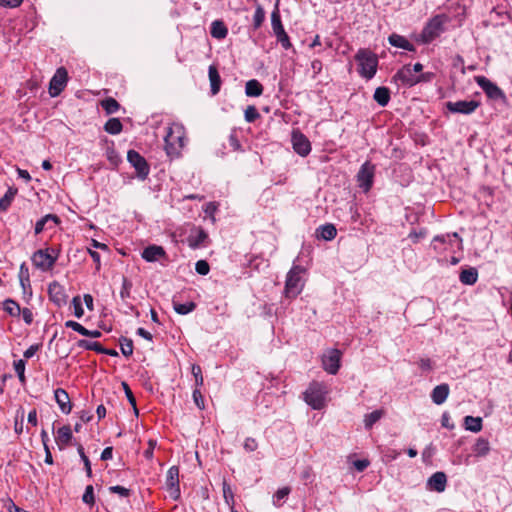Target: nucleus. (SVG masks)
<instances>
[{"mask_svg": "<svg viewBox=\"0 0 512 512\" xmlns=\"http://www.w3.org/2000/svg\"><path fill=\"white\" fill-rule=\"evenodd\" d=\"M54 398H55V401L58 404L60 410L64 414H69L71 412L72 405L70 402V397L64 389L57 388L54 391Z\"/></svg>", "mask_w": 512, "mask_h": 512, "instance_id": "obj_19", "label": "nucleus"}, {"mask_svg": "<svg viewBox=\"0 0 512 512\" xmlns=\"http://www.w3.org/2000/svg\"><path fill=\"white\" fill-rule=\"evenodd\" d=\"M465 428L472 432H479L482 429V419L480 417L466 416L464 418Z\"/></svg>", "mask_w": 512, "mask_h": 512, "instance_id": "obj_32", "label": "nucleus"}, {"mask_svg": "<svg viewBox=\"0 0 512 512\" xmlns=\"http://www.w3.org/2000/svg\"><path fill=\"white\" fill-rule=\"evenodd\" d=\"M244 117L247 122L252 123L260 117V114L254 106H248L245 109Z\"/></svg>", "mask_w": 512, "mask_h": 512, "instance_id": "obj_47", "label": "nucleus"}, {"mask_svg": "<svg viewBox=\"0 0 512 512\" xmlns=\"http://www.w3.org/2000/svg\"><path fill=\"white\" fill-rule=\"evenodd\" d=\"M173 308L176 313L180 315H186L195 310L196 304L193 301L187 303H178L173 301Z\"/></svg>", "mask_w": 512, "mask_h": 512, "instance_id": "obj_35", "label": "nucleus"}, {"mask_svg": "<svg viewBox=\"0 0 512 512\" xmlns=\"http://www.w3.org/2000/svg\"><path fill=\"white\" fill-rule=\"evenodd\" d=\"M17 192H18L17 188H14V187H10L7 190V192L4 194V196L0 199V211H6L10 207Z\"/></svg>", "mask_w": 512, "mask_h": 512, "instance_id": "obj_31", "label": "nucleus"}, {"mask_svg": "<svg viewBox=\"0 0 512 512\" xmlns=\"http://www.w3.org/2000/svg\"><path fill=\"white\" fill-rule=\"evenodd\" d=\"M418 365L422 371H430L433 369L432 361L429 358H421Z\"/></svg>", "mask_w": 512, "mask_h": 512, "instance_id": "obj_61", "label": "nucleus"}, {"mask_svg": "<svg viewBox=\"0 0 512 512\" xmlns=\"http://www.w3.org/2000/svg\"><path fill=\"white\" fill-rule=\"evenodd\" d=\"M68 80V73L64 67L56 70V73L50 80L49 93L52 97L58 96L65 88Z\"/></svg>", "mask_w": 512, "mask_h": 512, "instance_id": "obj_9", "label": "nucleus"}, {"mask_svg": "<svg viewBox=\"0 0 512 512\" xmlns=\"http://www.w3.org/2000/svg\"><path fill=\"white\" fill-rule=\"evenodd\" d=\"M449 392H450V389H449L448 384L443 383V384L437 385L432 390V393H431V399H432L433 403H435L436 405L443 404L446 401V399L449 395Z\"/></svg>", "mask_w": 512, "mask_h": 512, "instance_id": "obj_20", "label": "nucleus"}, {"mask_svg": "<svg viewBox=\"0 0 512 512\" xmlns=\"http://www.w3.org/2000/svg\"><path fill=\"white\" fill-rule=\"evenodd\" d=\"M210 33L216 39H223L227 36L228 30L222 21L215 20L211 24Z\"/></svg>", "mask_w": 512, "mask_h": 512, "instance_id": "obj_27", "label": "nucleus"}, {"mask_svg": "<svg viewBox=\"0 0 512 512\" xmlns=\"http://www.w3.org/2000/svg\"><path fill=\"white\" fill-rule=\"evenodd\" d=\"M184 135V127L181 124L173 123L167 128V133L164 137L165 151L171 159L179 157L184 146Z\"/></svg>", "mask_w": 512, "mask_h": 512, "instance_id": "obj_1", "label": "nucleus"}, {"mask_svg": "<svg viewBox=\"0 0 512 512\" xmlns=\"http://www.w3.org/2000/svg\"><path fill=\"white\" fill-rule=\"evenodd\" d=\"M72 304L74 307V315L77 318H81L84 315V309L82 307L80 297L79 296L74 297L72 300Z\"/></svg>", "mask_w": 512, "mask_h": 512, "instance_id": "obj_54", "label": "nucleus"}, {"mask_svg": "<svg viewBox=\"0 0 512 512\" xmlns=\"http://www.w3.org/2000/svg\"><path fill=\"white\" fill-rule=\"evenodd\" d=\"M122 387L124 389L125 395L129 401V403L133 406L135 413L138 414V410L136 407V399H135L129 385L126 382H122Z\"/></svg>", "mask_w": 512, "mask_h": 512, "instance_id": "obj_48", "label": "nucleus"}, {"mask_svg": "<svg viewBox=\"0 0 512 512\" xmlns=\"http://www.w3.org/2000/svg\"><path fill=\"white\" fill-rule=\"evenodd\" d=\"M166 488L173 500L180 498L179 468L177 466H172L168 469L166 474Z\"/></svg>", "mask_w": 512, "mask_h": 512, "instance_id": "obj_10", "label": "nucleus"}, {"mask_svg": "<svg viewBox=\"0 0 512 512\" xmlns=\"http://www.w3.org/2000/svg\"><path fill=\"white\" fill-rule=\"evenodd\" d=\"M78 347L86 349V350H92L97 353H100L103 351V346L99 342H91L88 340H79L77 342Z\"/></svg>", "mask_w": 512, "mask_h": 512, "instance_id": "obj_40", "label": "nucleus"}, {"mask_svg": "<svg viewBox=\"0 0 512 512\" xmlns=\"http://www.w3.org/2000/svg\"><path fill=\"white\" fill-rule=\"evenodd\" d=\"M446 17L444 15H437L433 17L424 27L422 31L423 41L429 43L444 32V24Z\"/></svg>", "mask_w": 512, "mask_h": 512, "instance_id": "obj_5", "label": "nucleus"}, {"mask_svg": "<svg viewBox=\"0 0 512 512\" xmlns=\"http://www.w3.org/2000/svg\"><path fill=\"white\" fill-rule=\"evenodd\" d=\"M474 452L477 456H485L490 451V445L488 440L479 438L474 445Z\"/></svg>", "mask_w": 512, "mask_h": 512, "instance_id": "obj_37", "label": "nucleus"}, {"mask_svg": "<svg viewBox=\"0 0 512 512\" xmlns=\"http://www.w3.org/2000/svg\"><path fill=\"white\" fill-rule=\"evenodd\" d=\"M356 61L359 63V73L367 78L371 79L377 70L378 59L372 52L361 49L355 55Z\"/></svg>", "mask_w": 512, "mask_h": 512, "instance_id": "obj_4", "label": "nucleus"}, {"mask_svg": "<svg viewBox=\"0 0 512 512\" xmlns=\"http://www.w3.org/2000/svg\"><path fill=\"white\" fill-rule=\"evenodd\" d=\"M341 352L338 349H330L322 356V365L326 372L335 375L340 368Z\"/></svg>", "mask_w": 512, "mask_h": 512, "instance_id": "obj_11", "label": "nucleus"}, {"mask_svg": "<svg viewBox=\"0 0 512 512\" xmlns=\"http://www.w3.org/2000/svg\"><path fill=\"white\" fill-rule=\"evenodd\" d=\"M142 258L147 262H155L166 257V252L162 246L150 245L142 251Z\"/></svg>", "mask_w": 512, "mask_h": 512, "instance_id": "obj_18", "label": "nucleus"}, {"mask_svg": "<svg viewBox=\"0 0 512 512\" xmlns=\"http://www.w3.org/2000/svg\"><path fill=\"white\" fill-rule=\"evenodd\" d=\"M3 309L5 312H7L10 316L13 317H19L21 313V308L17 302H15L13 299H6L3 302Z\"/></svg>", "mask_w": 512, "mask_h": 512, "instance_id": "obj_34", "label": "nucleus"}, {"mask_svg": "<svg viewBox=\"0 0 512 512\" xmlns=\"http://www.w3.org/2000/svg\"><path fill=\"white\" fill-rule=\"evenodd\" d=\"M353 465L357 471L362 472L369 466V461L366 459L356 460Z\"/></svg>", "mask_w": 512, "mask_h": 512, "instance_id": "obj_64", "label": "nucleus"}, {"mask_svg": "<svg viewBox=\"0 0 512 512\" xmlns=\"http://www.w3.org/2000/svg\"><path fill=\"white\" fill-rule=\"evenodd\" d=\"M57 260V255L49 252V249L38 250L32 256L33 264L42 271L50 270Z\"/></svg>", "mask_w": 512, "mask_h": 512, "instance_id": "obj_7", "label": "nucleus"}, {"mask_svg": "<svg viewBox=\"0 0 512 512\" xmlns=\"http://www.w3.org/2000/svg\"><path fill=\"white\" fill-rule=\"evenodd\" d=\"M195 270L200 275H207L210 271V267L207 261L199 260L195 264Z\"/></svg>", "mask_w": 512, "mask_h": 512, "instance_id": "obj_52", "label": "nucleus"}, {"mask_svg": "<svg viewBox=\"0 0 512 512\" xmlns=\"http://www.w3.org/2000/svg\"><path fill=\"white\" fill-rule=\"evenodd\" d=\"M447 484V477L444 472H435L427 480V488L431 491L441 493L445 490Z\"/></svg>", "mask_w": 512, "mask_h": 512, "instance_id": "obj_17", "label": "nucleus"}, {"mask_svg": "<svg viewBox=\"0 0 512 512\" xmlns=\"http://www.w3.org/2000/svg\"><path fill=\"white\" fill-rule=\"evenodd\" d=\"M243 447L247 452H253L257 449L258 443L254 438L248 437L245 439Z\"/></svg>", "mask_w": 512, "mask_h": 512, "instance_id": "obj_59", "label": "nucleus"}, {"mask_svg": "<svg viewBox=\"0 0 512 512\" xmlns=\"http://www.w3.org/2000/svg\"><path fill=\"white\" fill-rule=\"evenodd\" d=\"M374 100L380 106H386L390 100V91L386 87H378L374 92Z\"/></svg>", "mask_w": 512, "mask_h": 512, "instance_id": "obj_28", "label": "nucleus"}, {"mask_svg": "<svg viewBox=\"0 0 512 512\" xmlns=\"http://www.w3.org/2000/svg\"><path fill=\"white\" fill-rule=\"evenodd\" d=\"M65 326L68 327V328H71L73 329L74 331L78 332L79 334L83 335L85 334V331H86V328L84 326H82L80 323L76 322V321H73V320H68L65 322Z\"/></svg>", "mask_w": 512, "mask_h": 512, "instance_id": "obj_56", "label": "nucleus"}, {"mask_svg": "<svg viewBox=\"0 0 512 512\" xmlns=\"http://www.w3.org/2000/svg\"><path fill=\"white\" fill-rule=\"evenodd\" d=\"M223 497H224L226 504L230 508H233L234 494H233L231 486L225 480L223 481Z\"/></svg>", "mask_w": 512, "mask_h": 512, "instance_id": "obj_42", "label": "nucleus"}, {"mask_svg": "<svg viewBox=\"0 0 512 512\" xmlns=\"http://www.w3.org/2000/svg\"><path fill=\"white\" fill-rule=\"evenodd\" d=\"M374 173L375 166L367 161L361 166L357 174L358 185L365 192L369 191L373 185Z\"/></svg>", "mask_w": 512, "mask_h": 512, "instance_id": "obj_8", "label": "nucleus"}, {"mask_svg": "<svg viewBox=\"0 0 512 512\" xmlns=\"http://www.w3.org/2000/svg\"><path fill=\"white\" fill-rule=\"evenodd\" d=\"M245 93L249 97H258L263 93V86L256 79L249 80L245 85Z\"/></svg>", "mask_w": 512, "mask_h": 512, "instance_id": "obj_24", "label": "nucleus"}, {"mask_svg": "<svg viewBox=\"0 0 512 512\" xmlns=\"http://www.w3.org/2000/svg\"><path fill=\"white\" fill-rule=\"evenodd\" d=\"M455 238V239H458V234L457 233H453L452 235L451 234H447V235H438L436 237H434L433 239V243H434V249H437V246H436V243H445L447 240L451 241V238Z\"/></svg>", "mask_w": 512, "mask_h": 512, "instance_id": "obj_57", "label": "nucleus"}, {"mask_svg": "<svg viewBox=\"0 0 512 512\" xmlns=\"http://www.w3.org/2000/svg\"><path fill=\"white\" fill-rule=\"evenodd\" d=\"M27 279H30L29 277V269L26 266L25 263L21 264L20 270H19V281H27Z\"/></svg>", "mask_w": 512, "mask_h": 512, "instance_id": "obj_63", "label": "nucleus"}, {"mask_svg": "<svg viewBox=\"0 0 512 512\" xmlns=\"http://www.w3.org/2000/svg\"><path fill=\"white\" fill-rule=\"evenodd\" d=\"M121 352L125 357H129L133 353V341L129 338L122 337L119 340Z\"/></svg>", "mask_w": 512, "mask_h": 512, "instance_id": "obj_41", "label": "nucleus"}, {"mask_svg": "<svg viewBox=\"0 0 512 512\" xmlns=\"http://www.w3.org/2000/svg\"><path fill=\"white\" fill-rule=\"evenodd\" d=\"M192 374H193V376L195 378V384H196L197 388L202 386L203 382H204V379H203V376H202L201 367L199 365L194 364L192 366Z\"/></svg>", "mask_w": 512, "mask_h": 512, "instance_id": "obj_50", "label": "nucleus"}, {"mask_svg": "<svg viewBox=\"0 0 512 512\" xmlns=\"http://www.w3.org/2000/svg\"><path fill=\"white\" fill-rule=\"evenodd\" d=\"M193 400H194V403L196 404V406L198 408L204 409V407H205L204 399H203V396H202L201 391L199 390V388H196L193 391Z\"/></svg>", "mask_w": 512, "mask_h": 512, "instance_id": "obj_58", "label": "nucleus"}, {"mask_svg": "<svg viewBox=\"0 0 512 512\" xmlns=\"http://www.w3.org/2000/svg\"><path fill=\"white\" fill-rule=\"evenodd\" d=\"M475 81L490 99L499 100L504 98L502 90L486 77L476 76Z\"/></svg>", "mask_w": 512, "mask_h": 512, "instance_id": "obj_13", "label": "nucleus"}, {"mask_svg": "<svg viewBox=\"0 0 512 512\" xmlns=\"http://www.w3.org/2000/svg\"><path fill=\"white\" fill-rule=\"evenodd\" d=\"M389 43L392 46L399 47L408 51L414 50L413 44H411L405 37L397 34H392L389 36Z\"/></svg>", "mask_w": 512, "mask_h": 512, "instance_id": "obj_25", "label": "nucleus"}, {"mask_svg": "<svg viewBox=\"0 0 512 512\" xmlns=\"http://www.w3.org/2000/svg\"><path fill=\"white\" fill-rule=\"evenodd\" d=\"M77 451H78V454H79V456H80V458L82 460V463L84 464L87 476L91 477L92 476L91 463H90L89 458L86 456V454L84 452L83 446L79 445L78 448H77Z\"/></svg>", "mask_w": 512, "mask_h": 512, "instance_id": "obj_43", "label": "nucleus"}, {"mask_svg": "<svg viewBox=\"0 0 512 512\" xmlns=\"http://www.w3.org/2000/svg\"><path fill=\"white\" fill-rule=\"evenodd\" d=\"M122 128V123L118 118H110L104 125V130L112 135L119 134Z\"/></svg>", "mask_w": 512, "mask_h": 512, "instance_id": "obj_33", "label": "nucleus"}, {"mask_svg": "<svg viewBox=\"0 0 512 512\" xmlns=\"http://www.w3.org/2000/svg\"><path fill=\"white\" fill-rule=\"evenodd\" d=\"M304 272L305 269L303 267L300 265H294L287 273L284 291L287 298H295L302 292L304 287V280L302 279L301 275Z\"/></svg>", "mask_w": 512, "mask_h": 512, "instance_id": "obj_2", "label": "nucleus"}, {"mask_svg": "<svg viewBox=\"0 0 512 512\" xmlns=\"http://www.w3.org/2000/svg\"><path fill=\"white\" fill-rule=\"evenodd\" d=\"M127 160L135 168L139 179L144 180L147 178L150 172V167L143 156L135 150H129L127 153Z\"/></svg>", "mask_w": 512, "mask_h": 512, "instance_id": "obj_6", "label": "nucleus"}, {"mask_svg": "<svg viewBox=\"0 0 512 512\" xmlns=\"http://www.w3.org/2000/svg\"><path fill=\"white\" fill-rule=\"evenodd\" d=\"M23 420H24V411L19 410L17 412V416L15 419L14 429L17 434H21L23 432Z\"/></svg>", "mask_w": 512, "mask_h": 512, "instance_id": "obj_55", "label": "nucleus"}, {"mask_svg": "<svg viewBox=\"0 0 512 512\" xmlns=\"http://www.w3.org/2000/svg\"><path fill=\"white\" fill-rule=\"evenodd\" d=\"M111 493L119 494L122 497H128L130 495V490L123 486H111L109 488Z\"/></svg>", "mask_w": 512, "mask_h": 512, "instance_id": "obj_60", "label": "nucleus"}, {"mask_svg": "<svg viewBox=\"0 0 512 512\" xmlns=\"http://www.w3.org/2000/svg\"><path fill=\"white\" fill-rule=\"evenodd\" d=\"M82 500L84 503L88 505H93L95 503L94 489L92 485L86 486L85 492L82 496Z\"/></svg>", "mask_w": 512, "mask_h": 512, "instance_id": "obj_46", "label": "nucleus"}, {"mask_svg": "<svg viewBox=\"0 0 512 512\" xmlns=\"http://www.w3.org/2000/svg\"><path fill=\"white\" fill-rule=\"evenodd\" d=\"M327 394L326 386L320 382H312L304 392L305 402L315 410H320L325 405Z\"/></svg>", "mask_w": 512, "mask_h": 512, "instance_id": "obj_3", "label": "nucleus"}, {"mask_svg": "<svg viewBox=\"0 0 512 512\" xmlns=\"http://www.w3.org/2000/svg\"><path fill=\"white\" fill-rule=\"evenodd\" d=\"M209 80L211 86L212 95H216L220 91L221 86V78L215 66L211 65L209 67Z\"/></svg>", "mask_w": 512, "mask_h": 512, "instance_id": "obj_22", "label": "nucleus"}, {"mask_svg": "<svg viewBox=\"0 0 512 512\" xmlns=\"http://www.w3.org/2000/svg\"><path fill=\"white\" fill-rule=\"evenodd\" d=\"M14 369L17 373V376L19 378V381L21 384H25L26 378H25V362L24 360H18L14 362Z\"/></svg>", "mask_w": 512, "mask_h": 512, "instance_id": "obj_44", "label": "nucleus"}, {"mask_svg": "<svg viewBox=\"0 0 512 512\" xmlns=\"http://www.w3.org/2000/svg\"><path fill=\"white\" fill-rule=\"evenodd\" d=\"M72 439V432L69 426H62L57 431L56 441L59 445H67Z\"/></svg>", "mask_w": 512, "mask_h": 512, "instance_id": "obj_29", "label": "nucleus"}, {"mask_svg": "<svg viewBox=\"0 0 512 512\" xmlns=\"http://www.w3.org/2000/svg\"><path fill=\"white\" fill-rule=\"evenodd\" d=\"M292 144L295 152L301 156H307L311 151V144L308 138L300 131H293Z\"/></svg>", "mask_w": 512, "mask_h": 512, "instance_id": "obj_14", "label": "nucleus"}, {"mask_svg": "<svg viewBox=\"0 0 512 512\" xmlns=\"http://www.w3.org/2000/svg\"><path fill=\"white\" fill-rule=\"evenodd\" d=\"M271 25L272 29L275 35L284 32V27L281 22L280 12L278 5L275 6V9L273 10L271 14Z\"/></svg>", "mask_w": 512, "mask_h": 512, "instance_id": "obj_30", "label": "nucleus"}, {"mask_svg": "<svg viewBox=\"0 0 512 512\" xmlns=\"http://www.w3.org/2000/svg\"><path fill=\"white\" fill-rule=\"evenodd\" d=\"M207 237V233L203 229L199 228L190 233L187 237V242L191 248L196 249L204 243Z\"/></svg>", "mask_w": 512, "mask_h": 512, "instance_id": "obj_21", "label": "nucleus"}, {"mask_svg": "<svg viewBox=\"0 0 512 512\" xmlns=\"http://www.w3.org/2000/svg\"><path fill=\"white\" fill-rule=\"evenodd\" d=\"M459 279L465 285H473L478 279V272L475 268L464 269L461 271Z\"/></svg>", "mask_w": 512, "mask_h": 512, "instance_id": "obj_26", "label": "nucleus"}, {"mask_svg": "<svg viewBox=\"0 0 512 512\" xmlns=\"http://www.w3.org/2000/svg\"><path fill=\"white\" fill-rule=\"evenodd\" d=\"M264 19H265V12L261 6H258L256 8L254 16H253L254 28H256V29L259 28L262 25Z\"/></svg>", "mask_w": 512, "mask_h": 512, "instance_id": "obj_45", "label": "nucleus"}, {"mask_svg": "<svg viewBox=\"0 0 512 512\" xmlns=\"http://www.w3.org/2000/svg\"><path fill=\"white\" fill-rule=\"evenodd\" d=\"M418 75L413 73L411 65L403 66L398 72L394 75V81H400L404 85L412 87L419 83Z\"/></svg>", "mask_w": 512, "mask_h": 512, "instance_id": "obj_15", "label": "nucleus"}, {"mask_svg": "<svg viewBox=\"0 0 512 512\" xmlns=\"http://www.w3.org/2000/svg\"><path fill=\"white\" fill-rule=\"evenodd\" d=\"M20 314L22 315L23 320L27 325H30L33 322V313L30 309L23 308L21 309Z\"/></svg>", "mask_w": 512, "mask_h": 512, "instance_id": "obj_62", "label": "nucleus"}, {"mask_svg": "<svg viewBox=\"0 0 512 512\" xmlns=\"http://www.w3.org/2000/svg\"><path fill=\"white\" fill-rule=\"evenodd\" d=\"M290 493V488L289 487H283V488H280L274 495V505L276 506H280L281 504L279 503L281 500H283L286 496H288V494Z\"/></svg>", "mask_w": 512, "mask_h": 512, "instance_id": "obj_51", "label": "nucleus"}, {"mask_svg": "<svg viewBox=\"0 0 512 512\" xmlns=\"http://www.w3.org/2000/svg\"><path fill=\"white\" fill-rule=\"evenodd\" d=\"M49 221H53L54 223H57L58 222V218H57V216L52 215V214H48V215L42 217L35 224V234H40L45 229V225Z\"/></svg>", "mask_w": 512, "mask_h": 512, "instance_id": "obj_39", "label": "nucleus"}, {"mask_svg": "<svg viewBox=\"0 0 512 512\" xmlns=\"http://www.w3.org/2000/svg\"><path fill=\"white\" fill-rule=\"evenodd\" d=\"M101 106L107 114H114L120 108V104L114 98L111 97L104 99L101 102Z\"/></svg>", "mask_w": 512, "mask_h": 512, "instance_id": "obj_38", "label": "nucleus"}, {"mask_svg": "<svg viewBox=\"0 0 512 512\" xmlns=\"http://www.w3.org/2000/svg\"><path fill=\"white\" fill-rule=\"evenodd\" d=\"M132 288V283L126 277H123L122 288L120 290V297L124 300L130 297V291Z\"/></svg>", "mask_w": 512, "mask_h": 512, "instance_id": "obj_49", "label": "nucleus"}, {"mask_svg": "<svg viewBox=\"0 0 512 512\" xmlns=\"http://www.w3.org/2000/svg\"><path fill=\"white\" fill-rule=\"evenodd\" d=\"M446 107L451 113L468 115L473 113L479 107V102L475 100L449 101L446 103Z\"/></svg>", "mask_w": 512, "mask_h": 512, "instance_id": "obj_12", "label": "nucleus"}, {"mask_svg": "<svg viewBox=\"0 0 512 512\" xmlns=\"http://www.w3.org/2000/svg\"><path fill=\"white\" fill-rule=\"evenodd\" d=\"M337 230L333 224H325L317 229V237L331 241L336 237Z\"/></svg>", "mask_w": 512, "mask_h": 512, "instance_id": "obj_23", "label": "nucleus"}, {"mask_svg": "<svg viewBox=\"0 0 512 512\" xmlns=\"http://www.w3.org/2000/svg\"><path fill=\"white\" fill-rule=\"evenodd\" d=\"M383 414H384L383 410H380V409L375 410L369 414H366L365 418H364L365 428L371 429L372 426L382 418Z\"/></svg>", "mask_w": 512, "mask_h": 512, "instance_id": "obj_36", "label": "nucleus"}, {"mask_svg": "<svg viewBox=\"0 0 512 512\" xmlns=\"http://www.w3.org/2000/svg\"><path fill=\"white\" fill-rule=\"evenodd\" d=\"M276 38H277V41L281 44V46L284 48V49H289L292 47V44L290 42V39H289V36L288 34L284 31L282 33H279L277 35H275Z\"/></svg>", "mask_w": 512, "mask_h": 512, "instance_id": "obj_53", "label": "nucleus"}, {"mask_svg": "<svg viewBox=\"0 0 512 512\" xmlns=\"http://www.w3.org/2000/svg\"><path fill=\"white\" fill-rule=\"evenodd\" d=\"M48 294L50 300L58 307L65 305L67 302V295L65 293L64 287L56 281L49 284Z\"/></svg>", "mask_w": 512, "mask_h": 512, "instance_id": "obj_16", "label": "nucleus"}]
</instances>
